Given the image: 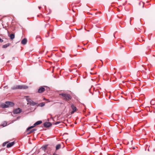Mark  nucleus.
Masks as SVG:
<instances>
[{"mask_svg": "<svg viewBox=\"0 0 155 155\" xmlns=\"http://www.w3.org/2000/svg\"><path fill=\"white\" fill-rule=\"evenodd\" d=\"M10 45L9 43H7L6 44H5V45H4L3 46L2 48H6L8 47Z\"/></svg>", "mask_w": 155, "mask_h": 155, "instance_id": "13", "label": "nucleus"}, {"mask_svg": "<svg viewBox=\"0 0 155 155\" xmlns=\"http://www.w3.org/2000/svg\"><path fill=\"white\" fill-rule=\"evenodd\" d=\"M60 123H61V122H60V121H58V122H57L56 123H55L54 124L55 125H57V124H60Z\"/></svg>", "mask_w": 155, "mask_h": 155, "instance_id": "18", "label": "nucleus"}, {"mask_svg": "<svg viewBox=\"0 0 155 155\" xmlns=\"http://www.w3.org/2000/svg\"><path fill=\"white\" fill-rule=\"evenodd\" d=\"M54 155H55L54 154ZM55 155H57V154H56Z\"/></svg>", "mask_w": 155, "mask_h": 155, "instance_id": "24", "label": "nucleus"}, {"mask_svg": "<svg viewBox=\"0 0 155 155\" xmlns=\"http://www.w3.org/2000/svg\"><path fill=\"white\" fill-rule=\"evenodd\" d=\"M61 145L60 144H59L57 145L56 147V150H58L60 149L61 147Z\"/></svg>", "mask_w": 155, "mask_h": 155, "instance_id": "14", "label": "nucleus"}, {"mask_svg": "<svg viewBox=\"0 0 155 155\" xmlns=\"http://www.w3.org/2000/svg\"><path fill=\"white\" fill-rule=\"evenodd\" d=\"M11 39H13L15 38V35L14 34H11L10 36Z\"/></svg>", "mask_w": 155, "mask_h": 155, "instance_id": "16", "label": "nucleus"}, {"mask_svg": "<svg viewBox=\"0 0 155 155\" xmlns=\"http://www.w3.org/2000/svg\"><path fill=\"white\" fill-rule=\"evenodd\" d=\"M47 147V145H45L44 146H43L41 148V149L43 150H44V151H45Z\"/></svg>", "mask_w": 155, "mask_h": 155, "instance_id": "15", "label": "nucleus"}, {"mask_svg": "<svg viewBox=\"0 0 155 155\" xmlns=\"http://www.w3.org/2000/svg\"><path fill=\"white\" fill-rule=\"evenodd\" d=\"M27 42V39L25 38L21 41V43L22 44L25 45L26 44Z\"/></svg>", "mask_w": 155, "mask_h": 155, "instance_id": "11", "label": "nucleus"}, {"mask_svg": "<svg viewBox=\"0 0 155 155\" xmlns=\"http://www.w3.org/2000/svg\"><path fill=\"white\" fill-rule=\"evenodd\" d=\"M21 110L20 108H18L16 109H15L13 111V113L14 114H18L21 112Z\"/></svg>", "mask_w": 155, "mask_h": 155, "instance_id": "6", "label": "nucleus"}, {"mask_svg": "<svg viewBox=\"0 0 155 155\" xmlns=\"http://www.w3.org/2000/svg\"><path fill=\"white\" fill-rule=\"evenodd\" d=\"M26 100H27L28 104H29L31 105L34 106L37 104V103L34 102L31 99L29 98L28 96H25Z\"/></svg>", "mask_w": 155, "mask_h": 155, "instance_id": "3", "label": "nucleus"}, {"mask_svg": "<svg viewBox=\"0 0 155 155\" xmlns=\"http://www.w3.org/2000/svg\"><path fill=\"white\" fill-rule=\"evenodd\" d=\"M44 100H48V99H46L45 98H44Z\"/></svg>", "mask_w": 155, "mask_h": 155, "instance_id": "20", "label": "nucleus"}, {"mask_svg": "<svg viewBox=\"0 0 155 155\" xmlns=\"http://www.w3.org/2000/svg\"><path fill=\"white\" fill-rule=\"evenodd\" d=\"M45 102H42L39 104V106L41 107H43L45 106Z\"/></svg>", "mask_w": 155, "mask_h": 155, "instance_id": "17", "label": "nucleus"}, {"mask_svg": "<svg viewBox=\"0 0 155 155\" xmlns=\"http://www.w3.org/2000/svg\"><path fill=\"white\" fill-rule=\"evenodd\" d=\"M28 88V87L25 85H19L16 86L15 87H14L13 89H26Z\"/></svg>", "mask_w": 155, "mask_h": 155, "instance_id": "4", "label": "nucleus"}, {"mask_svg": "<svg viewBox=\"0 0 155 155\" xmlns=\"http://www.w3.org/2000/svg\"><path fill=\"white\" fill-rule=\"evenodd\" d=\"M39 9H40L41 8V7H38Z\"/></svg>", "mask_w": 155, "mask_h": 155, "instance_id": "21", "label": "nucleus"}, {"mask_svg": "<svg viewBox=\"0 0 155 155\" xmlns=\"http://www.w3.org/2000/svg\"><path fill=\"white\" fill-rule=\"evenodd\" d=\"M45 90V88L42 87H40L38 90V93H40L43 92Z\"/></svg>", "mask_w": 155, "mask_h": 155, "instance_id": "10", "label": "nucleus"}, {"mask_svg": "<svg viewBox=\"0 0 155 155\" xmlns=\"http://www.w3.org/2000/svg\"><path fill=\"white\" fill-rule=\"evenodd\" d=\"M59 95L62 97L63 99L67 101H69L71 99L70 95L67 94L61 93Z\"/></svg>", "mask_w": 155, "mask_h": 155, "instance_id": "2", "label": "nucleus"}, {"mask_svg": "<svg viewBox=\"0 0 155 155\" xmlns=\"http://www.w3.org/2000/svg\"><path fill=\"white\" fill-rule=\"evenodd\" d=\"M29 130H28V131H27H27L28 132L27 134H29L31 133H32L34 131L36 130V129H32L30 131H29Z\"/></svg>", "mask_w": 155, "mask_h": 155, "instance_id": "12", "label": "nucleus"}, {"mask_svg": "<svg viewBox=\"0 0 155 155\" xmlns=\"http://www.w3.org/2000/svg\"><path fill=\"white\" fill-rule=\"evenodd\" d=\"M3 40L2 39L0 38V42H3Z\"/></svg>", "mask_w": 155, "mask_h": 155, "instance_id": "19", "label": "nucleus"}, {"mask_svg": "<svg viewBox=\"0 0 155 155\" xmlns=\"http://www.w3.org/2000/svg\"><path fill=\"white\" fill-rule=\"evenodd\" d=\"M46 26L48 25V24H47L46 25Z\"/></svg>", "mask_w": 155, "mask_h": 155, "instance_id": "22", "label": "nucleus"}, {"mask_svg": "<svg viewBox=\"0 0 155 155\" xmlns=\"http://www.w3.org/2000/svg\"><path fill=\"white\" fill-rule=\"evenodd\" d=\"M14 105V104L13 102L7 101L5 102V104H2L1 105V107L3 108H7L9 107H12Z\"/></svg>", "mask_w": 155, "mask_h": 155, "instance_id": "1", "label": "nucleus"}, {"mask_svg": "<svg viewBox=\"0 0 155 155\" xmlns=\"http://www.w3.org/2000/svg\"><path fill=\"white\" fill-rule=\"evenodd\" d=\"M51 124L49 122H45L44 124V126L45 127H49L51 125Z\"/></svg>", "mask_w": 155, "mask_h": 155, "instance_id": "7", "label": "nucleus"}, {"mask_svg": "<svg viewBox=\"0 0 155 155\" xmlns=\"http://www.w3.org/2000/svg\"><path fill=\"white\" fill-rule=\"evenodd\" d=\"M42 121L41 120H39V121H37V122H36V123H35L34 124L33 126L29 127L27 129V131H28V130H30L31 129L34 127L40 124H41L42 123Z\"/></svg>", "mask_w": 155, "mask_h": 155, "instance_id": "5", "label": "nucleus"}, {"mask_svg": "<svg viewBox=\"0 0 155 155\" xmlns=\"http://www.w3.org/2000/svg\"><path fill=\"white\" fill-rule=\"evenodd\" d=\"M4 143H3V146H4Z\"/></svg>", "mask_w": 155, "mask_h": 155, "instance_id": "23", "label": "nucleus"}, {"mask_svg": "<svg viewBox=\"0 0 155 155\" xmlns=\"http://www.w3.org/2000/svg\"><path fill=\"white\" fill-rule=\"evenodd\" d=\"M71 107L73 110V111L71 112V114H73L74 112L77 110V108L76 107H75L73 104L71 105Z\"/></svg>", "mask_w": 155, "mask_h": 155, "instance_id": "8", "label": "nucleus"}, {"mask_svg": "<svg viewBox=\"0 0 155 155\" xmlns=\"http://www.w3.org/2000/svg\"><path fill=\"white\" fill-rule=\"evenodd\" d=\"M15 143L14 142H12L8 143L7 145V147L9 148L12 147Z\"/></svg>", "mask_w": 155, "mask_h": 155, "instance_id": "9", "label": "nucleus"}]
</instances>
